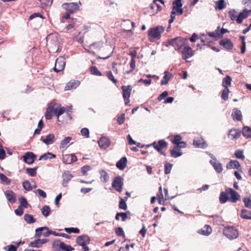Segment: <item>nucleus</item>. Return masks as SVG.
Here are the masks:
<instances>
[{
	"label": "nucleus",
	"mask_w": 251,
	"mask_h": 251,
	"mask_svg": "<svg viewBox=\"0 0 251 251\" xmlns=\"http://www.w3.org/2000/svg\"><path fill=\"white\" fill-rule=\"evenodd\" d=\"M41 211L44 216L47 217L50 212V208L49 206L45 205L42 207Z\"/></svg>",
	"instance_id": "nucleus-51"
},
{
	"label": "nucleus",
	"mask_w": 251,
	"mask_h": 251,
	"mask_svg": "<svg viewBox=\"0 0 251 251\" xmlns=\"http://www.w3.org/2000/svg\"><path fill=\"white\" fill-rule=\"evenodd\" d=\"M125 121V114L122 113L118 115L117 117V122L119 125L123 124Z\"/></svg>",
	"instance_id": "nucleus-54"
},
{
	"label": "nucleus",
	"mask_w": 251,
	"mask_h": 251,
	"mask_svg": "<svg viewBox=\"0 0 251 251\" xmlns=\"http://www.w3.org/2000/svg\"><path fill=\"white\" fill-rule=\"evenodd\" d=\"M228 201L232 203H236L240 199V195L235 190L230 188H227Z\"/></svg>",
	"instance_id": "nucleus-11"
},
{
	"label": "nucleus",
	"mask_w": 251,
	"mask_h": 251,
	"mask_svg": "<svg viewBox=\"0 0 251 251\" xmlns=\"http://www.w3.org/2000/svg\"><path fill=\"white\" fill-rule=\"evenodd\" d=\"M219 45L227 50H231L233 47L232 42L228 38H224L220 40L219 42Z\"/></svg>",
	"instance_id": "nucleus-18"
},
{
	"label": "nucleus",
	"mask_w": 251,
	"mask_h": 251,
	"mask_svg": "<svg viewBox=\"0 0 251 251\" xmlns=\"http://www.w3.org/2000/svg\"><path fill=\"white\" fill-rule=\"evenodd\" d=\"M74 249L63 242H60L56 246L55 251H71Z\"/></svg>",
	"instance_id": "nucleus-19"
},
{
	"label": "nucleus",
	"mask_w": 251,
	"mask_h": 251,
	"mask_svg": "<svg viewBox=\"0 0 251 251\" xmlns=\"http://www.w3.org/2000/svg\"><path fill=\"white\" fill-rule=\"evenodd\" d=\"M59 42L57 35L50 34L47 37V46L50 52H55L57 51Z\"/></svg>",
	"instance_id": "nucleus-4"
},
{
	"label": "nucleus",
	"mask_w": 251,
	"mask_h": 251,
	"mask_svg": "<svg viewBox=\"0 0 251 251\" xmlns=\"http://www.w3.org/2000/svg\"><path fill=\"white\" fill-rule=\"evenodd\" d=\"M55 157V154H52V153H50V152H48L47 153H45V154L40 156V157L39 158V160H42V159L46 160H47L49 158L52 159V158H54Z\"/></svg>",
	"instance_id": "nucleus-43"
},
{
	"label": "nucleus",
	"mask_w": 251,
	"mask_h": 251,
	"mask_svg": "<svg viewBox=\"0 0 251 251\" xmlns=\"http://www.w3.org/2000/svg\"><path fill=\"white\" fill-rule=\"evenodd\" d=\"M219 28H220V27L218 26V27H217L216 30H215V32H209L208 33L209 36H210V37H213V38H215L219 37V34H220V33L219 32Z\"/></svg>",
	"instance_id": "nucleus-60"
},
{
	"label": "nucleus",
	"mask_w": 251,
	"mask_h": 251,
	"mask_svg": "<svg viewBox=\"0 0 251 251\" xmlns=\"http://www.w3.org/2000/svg\"><path fill=\"white\" fill-rule=\"evenodd\" d=\"M171 156L174 158H177L182 155V152L178 151V149H175V146H174L173 149L170 151Z\"/></svg>",
	"instance_id": "nucleus-36"
},
{
	"label": "nucleus",
	"mask_w": 251,
	"mask_h": 251,
	"mask_svg": "<svg viewBox=\"0 0 251 251\" xmlns=\"http://www.w3.org/2000/svg\"><path fill=\"white\" fill-rule=\"evenodd\" d=\"M232 116L233 120L240 121L242 119V115L240 110L234 108L232 113Z\"/></svg>",
	"instance_id": "nucleus-26"
},
{
	"label": "nucleus",
	"mask_w": 251,
	"mask_h": 251,
	"mask_svg": "<svg viewBox=\"0 0 251 251\" xmlns=\"http://www.w3.org/2000/svg\"><path fill=\"white\" fill-rule=\"evenodd\" d=\"M38 169V167L33 168H27L26 171L29 176H35L36 175V171Z\"/></svg>",
	"instance_id": "nucleus-45"
},
{
	"label": "nucleus",
	"mask_w": 251,
	"mask_h": 251,
	"mask_svg": "<svg viewBox=\"0 0 251 251\" xmlns=\"http://www.w3.org/2000/svg\"><path fill=\"white\" fill-rule=\"evenodd\" d=\"M81 134L86 138L89 137V130L87 128H83L80 130Z\"/></svg>",
	"instance_id": "nucleus-64"
},
{
	"label": "nucleus",
	"mask_w": 251,
	"mask_h": 251,
	"mask_svg": "<svg viewBox=\"0 0 251 251\" xmlns=\"http://www.w3.org/2000/svg\"><path fill=\"white\" fill-rule=\"evenodd\" d=\"M79 83L78 81H70L67 83L65 86V90H72L76 88V87L78 85Z\"/></svg>",
	"instance_id": "nucleus-33"
},
{
	"label": "nucleus",
	"mask_w": 251,
	"mask_h": 251,
	"mask_svg": "<svg viewBox=\"0 0 251 251\" xmlns=\"http://www.w3.org/2000/svg\"><path fill=\"white\" fill-rule=\"evenodd\" d=\"M77 160V157L74 154H63V162L64 164H70Z\"/></svg>",
	"instance_id": "nucleus-15"
},
{
	"label": "nucleus",
	"mask_w": 251,
	"mask_h": 251,
	"mask_svg": "<svg viewBox=\"0 0 251 251\" xmlns=\"http://www.w3.org/2000/svg\"><path fill=\"white\" fill-rule=\"evenodd\" d=\"M181 52L182 55V59L185 60L191 58L194 55V51L188 46H184Z\"/></svg>",
	"instance_id": "nucleus-13"
},
{
	"label": "nucleus",
	"mask_w": 251,
	"mask_h": 251,
	"mask_svg": "<svg viewBox=\"0 0 251 251\" xmlns=\"http://www.w3.org/2000/svg\"><path fill=\"white\" fill-rule=\"evenodd\" d=\"M81 5V2L79 1L78 2H65L62 5V7L64 9L66 12L62 16V18L65 19H69L71 14L75 13L79 10L80 6Z\"/></svg>",
	"instance_id": "nucleus-2"
},
{
	"label": "nucleus",
	"mask_w": 251,
	"mask_h": 251,
	"mask_svg": "<svg viewBox=\"0 0 251 251\" xmlns=\"http://www.w3.org/2000/svg\"><path fill=\"white\" fill-rule=\"evenodd\" d=\"M19 201L20 202V205L19 206H21L22 207H24L25 208L27 207V202L26 200V199L24 197H22L21 198L19 199Z\"/></svg>",
	"instance_id": "nucleus-62"
},
{
	"label": "nucleus",
	"mask_w": 251,
	"mask_h": 251,
	"mask_svg": "<svg viewBox=\"0 0 251 251\" xmlns=\"http://www.w3.org/2000/svg\"><path fill=\"white\" fill-rule=\"evenodd\" d=\"M181 136L180 135L177 134L174 136V138L171 140V141L174 144H175V145H176L181 142Z\"/></svg>",
	"instance_id": "nucleus-57"
},
{
	"label": "nucleus",
	"mask_w": 251,
	"mask_h": 251,
	"mask_svg": "<svg viewBox=\"0 0 251 251\" xmlns=\"http://www.w3.org/2000/svg\"><path fill=\"white\" fill-rule=\"evenodd\" d=\"M229 93V90L228 88H225L223 90L221 97H222V98L224 100H228Z\"/></svg>",
	"instance_id": "nucleus-55"
},
{
	"label": "nucleus",
	"mask_w": 251,
	"mask_h": 251,
	"mask_svg": "<svg viewBox=\"0 0 251 251\" xmlns=\"http://www.w3.org/2000/svg\"><path fill=\"white\" fill-rule=\"evenodd\" d=\"M248 10L245 9L243 12H240L237 16L236 21L238 24H241L243 20L246 19L249 14Z\"/></svg>",
	"instance_id": "nucleus-25"
},
{
	"label": "nucleus",
	"mask_w": 251,
	"mask_h": 251,
	"mask_svg": "<svg viewBox=\"0 0 251 251\" xmlns=\"http://www.w3.org/2000/svg\"><path fill=\"white\" fill-rule=\"evenodd\" d=\"M120 201L119 202V208L124 210H126L127 207L126 202H125V199H124L123 198H122L121 197H120Z\"/></svg>",
	"instance_id": "nucleus-50"
},
{
	"label": "nucleus",
	"mask_w": 251,
	"mask_h": 251,
	"mask_svg": "<svg viewBox=\"0 0 251 251\" xmlns=\"http://www.w3.org/2000/svg\"><path fill=\"white\" fill-rule=\"evenodd\" d=\"M168 143L164 140H159L157 144L156 142H154L150 145H146V147L152 146L154 149L156 150L157 151L161 152V150L164 148H166L168 146Z\"/></svg>",
	"instance_id": "nucleus-10"
},
{
	"label": "nucleus",
	"mask_w": 251,
	"mask_h": 251,
	"mask_svg": "<svg viewBox=\"0 0 251 251\" xmlns=\"http://www.w3.org/2000/svg\"><path fill=\"white\" fill-rule=\"evenodd\" d=\"M182 6L181 0H175L173 2L172 10L175 11L176 9L181 7Z\"/></svg>",
	"instance_id": "nucleus-48"
},
{
	"label": "nucleus",
	"mask_w": 251,
	"mask_h": 251,
	"mask_svg": "<svg viewBox=\"0 0 251 251\" xmlns=\"http://www.w3.org/2000/svg\"><path fill=\"white\" fill-rule=\"evenodd\" d=\"M99 146L100 148L105 149L109 147L110 142L108 138L105 137H102L98 142Z\"/></svg>",
	"instance_id": "nucleus-23"
},
{
	"label": "nucleus",
	"mask_w": 251,
	"mask_h": 251,
	"mask_svg": "<svg viewBox=\"0 0 251 251\" xmlns=\"http://www.w3.org/2000/svg\"><path fill=\"white\" fill-rule=\"evenodd\" d=\"M216 4L217 6V8L219 10H222L226 6L224 0H219L216 2Z\"/></svg>",
	"instance_id": "nucleus-52"
},
{
	"label": "nucleus",
	"mask_w": 251,
	"mask_h": 251,
	"mask_svg": "<svg viewBox=\"0 0 251 251\" xmlns=\"http://www.w3.org/2000/svg\"><path fill=\"white\" fill-rule=\"evenodd\" d=\"M223 233L225 236L230 240L236 239L239 235L237 229L232 226L226 227Z\"/></svg>",
	"instance_id": "nucleus-5"
},
{
	"label": "nucleus",
	"mask_w": 251,
	"mask_h": 251,
	"mask_svg": "<svg viewBox=\"0 0 251 251\" xmlns=\"http://www.w3.org/2000/svg\"><path fill=\"white\" fill-rule=\"evenodd\" d=\"M123 185V178L118 176L115 177L112 182V187L118 192H121L122 191V187Z\"/></svg>",
	"instance_id": "nucleus-12"
},
{
	"label": "nucleus",
	"mask_w": 251,
	"mask_h": 251,
	"mask_svg": "<svg viewBox=\"0 0 251 251\" xmlns=\"http://www.w3.org/2000/svg\"><path fill=\"white\" fill-rule=\"evenodd\" d=\"M64 230L68 233H79L80 232L79 229L76 227H65Z\"/></svg>",
	"instance_id": "nucleus-49"
},
{
	"label": "nucleus",
	"mask_w": 251,
	"mask_h": 251,
	"mask_svg": "<svg viewBox=\"0 0 251 251\" xmlns=\"http://www.w3.org/2000/svg\"><path fill=\"white\" fill-rule=\"evenodd\" d=\"M55 137L53 134H50L48 135L45 139H43L42 137L41 138V140L45 144L50 145L52 144L54 141Z\"/></svg>",
	"instance_id": "nucleus-28"
},
{
	"label": "nucleus",
	"mask_w": 251,
	"mask_h": 251,
	"mask_svg": "<svg viewBox=\"0 0 251 251\" xmlns=\"http://www.w3.org/2000/svg\"><path fill=\"white\" fill-rule=\"evenodd\" d=\"M23 186L24 188L28 191H30L32 190V187L28 180H25L23 182Z\"/></svg>",
	"instance_id": "nucleus-47"
},
{
	"label": "nucleus",
	"mask_w": 251,
	"mask_h": 251,
	"mask_svg": "<svg viewBox=\"0 0 251 251\" xmlns=\"http://www.w3.org/2000/svg\"><path fill=\"white\" fill-rule=\"evenodd\" d=\"M60 106V104L54 103H50L49 105L48 108H50L51 111L56 115V113L57 112V110Z\"/></svg>",
	"instance_id": "nucleus-42"
},
{
	"label": "nucleus",
	"mask_w": 251,
	"mask_h": 251,
	"mask_svg": "<svg viewBox=\"0 0 251 251\" xmlns=\"http://www.w3.org/2000/svg\"><path fill=\"white\" fill-rule=\"evenodd\" d=\"M90 241L89 237L86 235L79 236L76 239V242L82 247L84 251H89V249L86 245L90 243Z\"/></svg>",
	"instance_id": "nucleus-7"
},
{
	"label": "nucleus",
	"mask_w": 251,
	"mask_h": 251,
	"mask_svg": "<svg viewBox=\"0 0 251 251\" xmlns=\"http://www.w3.org/2000/svg\"><path fill=\"white\" fill-rule=\"evenodd\" d=\"M164 30L165 27L162 25H158L150 28L148 33L149 39L151 42L155 39L159 40Z\"/></svg>",
	"instance_id": "nucleus-3"
},
{
	"label": "nucleus",
	"mask_w": 251,
	"mask_h": 251,
	"mask_svg": "<svg viewBox=\"0 0 251 251\" xmlns=\"http://www.w3.org/2000/svg\"><path fill=\"white\" fill-rule=\"evenodd\" d=\"M211 232L212 228L208 225H205L202 228L200 229L198 231L199 233L205 236L209 235Z\"/></svg>",
	"instance_id": "nucleus-27"
},
{
	"label": "nucleus",
	"mask_w": 251,
	"mask_h": 251,
	"mask_svg": "<svg viewBox=\"0 0 251 251\" xmlns=\"http://www.w3.org/2000/svg\"><path fill=\"white\" fill-rule=\"evenodd\" d=\"M122 217V221H125L127 218V214L125 212L117 213L115 216V219L117 220H120V217Z\"/></svg>",
	"instance_id": "nucleus-46"
},
{
	"label": "nucleus",
	"mask_w": 251,
	"mask_h": 251,
	"mask_svg": "<svg viewBox=\"0 0 251 251\" xmlns=\"http://www.w3.org/2000/svg\"><path fill=\"white\" fill-rule=\"evenodd\" d=\"M172 74L167 71L164 72V76L163 79L160 82V84L162 85H167L171 78Z\"/></svg>",
	"instance_id": "nucleus-30"
},
{
	"label": "nucleus",
	"mask_w": 251,
	"mask_h": 251,
	"mask_svg": "<svg viewBox=\"0 0 251 251\" xmlns=\"http://www.w3.org/2000/svg\"><path fill=\"white\" fill-rule=\"evenodd\" d=\"M236 12L235 10L229 11L228 12L229 16L232 21H236L238 16L236 15Z\"/></svg>",
	"instance_id": "nucleus-63"
},
{
	"label": "nucleus",
	"mask_w": 251,
	"mask_h": 251,
	"mask_svg": "<svg viewBox=\"0 0 251 251\" xmlns=\"http://www.w3.org/2000/svg\"><path fill=\"white\" fill-rule=\"evenodd\" d=\"M76 22V19H72L71 21L69 22L70 23L66 26V29L68 30L73 28H76L77 26Z\"/></svg>",
	"instance_id": "nucleus-41"
},
{
	"label": "nucleus",
	"mask_w": 251,
	"mask_h": 251,
	"mask_svg": "<svg viewBox=\"0 0 251 251\" xmlns=\"http://www.w3.org/2000/svg\"><path fill=\"white\" fill-rule=\"evenodd\" d=\"M219 200L221 203H224L228 201V191L227 188L225 192H222L220 193Z\"/></svg>",
	"instance_id": "nucleus-32"
},
{
	"label": "nucleus",
	"mask_w": 251,
	"mask_h": 251,
	"mask_svg": "<svg viewBox=\"0 0 251 251\" xmlns=\"http://www.w3.org/2000/svg\"><path fill=\"white\" fill-rule=\"evenodd\" d=\"M83 45L86 47L89 48L88 50L93 54L97 56L100 59H106L110 57V54L107 52L106 54L103 53L105 49L102 46V44L100 43H94L92 42L89 43L86 41L83 44Z\"/></svg>",
	"instance_id": "nucleus-1"
},
{
	"label": "nucleus",
	"mask_w": 251,
	"mask_h": 251,
	"mask_svg": "<svg viewBox=\"0 0 251 251\" xmlns=\"http://www.w3.org/2000/svg\"><path fill=\"white\" fill-rule=\"evenodd\" d=\"M36 158V155L32 152H27L23 156L24 161L28 164L33 163Z\"/></svg>",
	"instance_id": "nucleus-17"
},
{
	"label": "nucleus",
	"mask_w": 251,
	"mask_h": 251,
	"mask_svg": "<svg viewBox=\"0 0 251 251\" xmlns=\"http://www.w3.org/2000/svg\"><path fill=\"white\" fill-rule=\"evenodd\" d=\"M90 72L92 75L98 76L101 75L100 72L96 66H92L90 68Z\"/></svg>",
	"instance_id": "nucleus-61"
},
{
	"label": "nucleus",
	"mask_w": 251,
	"mask_h": 251,
	"mask_svg": "<svg viewBox=\"0 0 251 251\" xmlns=\"http://www.w3.org/2000/svg\"><path fill=\"white\" fill-rule=\"evenodd\" d=\"M193 145L197 148L205 149L207 145L204 140L201 137H197L193 140Z\"/></svg>",
	"instance_id": "nucleus-16"
},
{
	"label": "nucleus",
	"mask_w": 251,
	"mask_h": 251,
	"mask_svg": "<svg viewBox=\"0 0 251 251\" xmlns=\"http://www.w3.org/2000/svg\"><path fill=\"white\" fill-rule=\"evenodd\" d=\"M36 236L38 238L40 237L42 232L44 237H48L50 234H52L53 231L50 230L47 227H39L36 229Z\"/></svg>",
	"instance_id": "nucleus-14"
},
{
	"label": "nucleus",
	"mask_w": 251,
	"mask_h": 251,
	"mask_svg": "<svg viewBox=\"0 0 251 251\" xmlns=\"http://www.w3.org/2000/svg\"><path fill=\"white\" fill-rule=\"evenodd\" d=\"M243 202L247 208L251 209V198H244Z\"/></svg>",
	"instance_id": "nucleus-58"
},
{
	"label": "nucleus",
	"mask_w": 251,
	"mask_h": 251,
	"mask_svg": "<svg viewBox=\"0 0 251 251\" xmlns=\"http://www.w3.org/2000/svg\"><path fill=\"white\" fill-rule=\"evenodd\" d=\"M40 240L39 239H38L37 240H35L34 242H31L29 244V246L31 247H36V248H40L42 246H41V244H40Z\"/></svg>",
	"instance_id": "nucleus-59"
},
{
	"label": "nucleus",
	"mask_w": 251,
	"mask_h": 251,
	"mask_svg": "<svg viewBox=\"0 0 251 251\" xmlns=\"http://www.w3.org/2000/svg\"><path fill=\"white\" fill-rule=\"evenodd\" d=\"M168 43L169 45L173 46L176 50H178L185 45V40L180 37H178L169 40Z\"/></svg>",
	"instance_id": "nucleus-6"
},
{
	"label": "nucleus",
	"mask_w": 251,
	"mask_h": 251,
	"mask_svg": "<svg viewBox=\"0 0 251 251\" xmlns=\"http://www.w3.org/2000/svg\"><path fill=\"white\" fill-rule=\"evenodd\" d=\"M242 134L246 138H251V128L247 126L243 128Z\"/></svg>",
	"instance_id": "nucleus-34"
},
{
	"label": "nucleus",
	"mask_w": 251,
	"mask_h": 251,
	"mask_svg": "<svg viewBox=\"0 0 251 251\" xmlns=\"http://www.w3.org/2000/svg\"><path fill=\"white\" fill-rule=\"evenodd\" d=\"M65 64V58L62 56L58 57L55 61V66L53 68L54 71L57 73L63 71Z\"/></svg>",
	"instance_id": "nucleus-8"
},
{
	"label": "nucleus",
	"mask_w": 251,
	"mask_h": 251,
	"mask_svg": "<svg viewBox=\"0 0 251 251\" xmlns=\"http://www.w3.org/2000/svg\"><path fill=\"white\" fill-rule=\"evenodd\" d=\"M72 137H67L63 139L60 143L59 148L60 149L65 148L67 146V145L72 140Z\"/></svg>",
	"instance_id": "nucleus-40"
},
{
	"label": "nucleus",
	"mask_w": 251,
	"mask_h": 251,
	"mask_svg": "<svg viewBox=\"0 0 251 251\" xmlns=\"http://www.w3.org/2000/svg\"><path fill=\"white\" fill-rule=\"evenodd\" d=\"M240 217L244 219L251 220V211L246 209H242L241 211Z\"/></svg>",
	"instance_id": "nucleus-31"
},
{
	"label": "nucleus",
	"mask_w": 251,
	"mask_h": 251,
	"mask_svg": "<svg viewBox=\"0 0 251 251\" xmlns=\"http://www.w3.org/2000/svg\"><path fill=\"white\" fill-rule=\"evenodd\" d=\"M4 194L7 200L13 203L16 201V196L15 193L12 190H6L4 192Z\"/></svg>",
	"instance_id": "nucleus-22"
},
{
	"label": "nucleus",
	"mask_w": 251,
	"mask_h": 251,
	"mask_svg": "<svg viewBox=\"0 0 251 251\" xmlns=\"http://www.w3.org/2000/svg\"><path fill=\"white\" fill-rule=\"evenodd\" d=\"M127 158L126 157L121 158L116 163V167L120 170H124L126 166Z\"/></svg>",
	"instance_id": "nucleus-24"
},
{
	"label": "nucleus",
	"mask_w": 251,
	"mask_h": 251,
	"mask_svg": "<svg viewBox=\"0 0 251 251\" xmlns=\"http://www.w3.org/2000/svg\"><path fill=\"white\" fill-rule=\"evenodd\" d=\"M122 89L123 90V96L125 100V103L126 105H128L130 102L129 97L132 90V87L130 85L122 86Z\"/></svg>",
	"instance_id": "nucleus-9"
},
{
	"label": "nucleus",
	"mask_w": 251,
	"mask_h": 251,
	"mask_svg": "<svg viewBox=\"0 0 251 251\" xmlns=\"http://www.w3.org/2000/svg\"><path fill=\"white\" fill-rule=\"evenodd\" d=\"M100 179L104 182H106L108 180V174L104 171L102 170L100 172Z\"/></svg>",
	"instance_id": "nucleus-44"
},
{
	"label": "nucleus",
	"mask_w": 251,
	"mask_h": 251,
	"mask_svg": "<svg viewBox=\"0 0 251 251\" xmlns=\"http://www.w3.org/2000/svg\"><path fill=\"white\" fill-rule=\"evenodd\" d=\"M210 163L214 168L215 171L218 173H220L223 171V166L222 164L217 161L216 158H213V159H211L209 161Z\"/></svg>",
	"instance_id": "nucleus-20"
},
{
	"label": "nucleus",
	"mask_w": 251,
	"mask_h": 251,
	"mask_svg": "<svg viewBox=\"0 0 251 251\" xmlns=\"http://www.w3.org/2000/svg\"><path fill=\"white\" fill-rule=\"evenodd\" d=\"M234 155L235 157L238 159H243L245 158V156L243 154V151L242 150H237L235 151Z\"/></svg>",
	"instance_id": "nucleus-56"
},
{
	"label": "nucleus",
	"mask_w": 251,
	"mask_h": 251,
	"mask_svg": "<svg viewBox=\"0 0 251 251\" xmlns=\"http://www.w3.org/2000/svg\"><path fill=\"white\" fill-rule=\"evenodd\" d=\"M173 167V164L169 163H166L164 165V173L165 174H169Z\"/></svg>",
	"instance_id": "nucleus-53"
},
{
	"label": "nucleus",
	"mask_w": 251,
	"mask_h": 251,
	"mask_svg": "<svg viewBox=\"0 0 251 251\" xmlns=\"http://www.w3.org/2000/svg\"><path fill=\"white\" fill-rule=\"evenodd\" d=\"M72 177L73 176L68 171H65L62 174L63 180L64 182H65L66 183L70 181Z\"/></svg>",
	"instance_id": "nucleus-37"
},
{
	"label": "nucleus",
	"mask_w": 251,
	"mask_h": 251,
	"mask_svg": "<svg viewBox=\"0 0 251 251\" xmlns=\"http://www.w3.org/2000/svg\"><path fill=\"white\" fill-rule=\"evenodd\" d=\"M241 131L238 129L232 128L229 131L228 136L232 140H236L240 137Z\"/></svg>",
	"instance_id": "nucleus-21"
},
{
	"label": "nucleus",
	"mask_w": 251,
	"mask_h": 251,
	"mask_svg": "<svg viewBox=\"0 0 251 251\" xmlns=\"http://www.w3.org/2000/svg\"><path fill=\"white\" fill-rule=\"evenodd\" d=\"M240 167L239 162L237 160H231L227 164L226 168L227 169H238Z\"/></svg>",
	"instance_id": "nucleus-29"
},
{
	"label": "nucleus",
	"mask_w": 251,
	"mask_h": 251,
	"mask_svg": "<svg viewBox=\"0 0 251 251\" xmlns=\"http://www.w3.org/2000/svg\"><path fill=\"white\" fill-rule=\"evenodd\" d=\"M24 218L25 221L28 224L34 223L36 221V220L34 218L32 215L28 214H25Z\"/></svg>",
	"instance_id": "nucleus-38"
},
{
	"label": "nucleus",
	"mask_w": 251,
	"mask_h": 251,
	"mask_svg": "<svg viewBox=\"0 0 251 251\" xmlns=\"http://www.w3.org/2000/svg\"><path fill=\"white\" fill-rule=\"evenodd\" d=\"M232 79L231 77L229 75H226L223 79L222 81V86L225 88H228L231 84Z\"/></svg>",
	"instance_id": "nucleus-35"
},
{
	"label": "nucleus",
	"mask_w": 251,
	"mask_h": 251,
	"mask_svg": "<svg viewBox=\"0 0 251 251\" xmlns=\"http://www.w3.org/2000/svg\"><path fill=\"white\" fill-rule=\"evenodd\" d=\"M0 180L2 184L5 185H9L11 183V180L2 173L0 174Z\"/></svg>",
	"instance_id": "nucleus-39"
}]
</instances>
